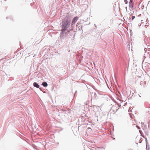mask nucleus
<instances>
[{"label":"nucleus","instance_id":"obj_8","mask_svg":"<svg viewBox=\"0 0 150 150\" xmlns=\"http://www.w3.org/2000/svg\"><path fill=\"white\" fill-rule=\"evenodd\" d=\"M136 127H137V128L138 129H140V127L139 126H137V125H136Z\"/></svg>","mask_w":150,"mask_h":150},{"label":"nucleus","instance_id":"obj_11","mask_svg":"<svg viewBox=\"0 0 150 150\" xmlns=\"http://www.w3.org/2000/svg\"><path fill=\"white\" fill-rule=\"evenodd\" d=\"M148 127H150V126H149V125H148Z\"/></svg>","mask_w":150,"mask_h":150},{"label":"nucleus","instance_id":"obj_7","mask_svg":"<svg viewBox=\"0 0 150 150\" xmlns=\"http://www.w3.org/2000/svg\"><path fill=\"white\" fill-rule=\"evenodd\" d=\"M135 18V16H132V20H133Z\"/></svg>","mask_w":150,"mask_h":150},{"label":"nucleus","instance_id":"obj_3","mask_svg":"<svg viewBox=\"0 0 150 150\" xmlns=\"http://www.w3.org/2000/svg\"><path fill=\"white\" fill-rule=\"evenodd\" d=\"M33 86L34 87H36L37 88H39V85L36 82H35L33 83Z\"/></svg>","mask_w":150,"mask_h":150},{"label":"nucleus","instance_id":"obj_15","mask_svg":"<svg viewBox=\"0 0 150 150\" xmlns=\"http://www.w3.org/2000/svg\"><path fill=\"white\" fill-rule=\"evenodd\" d=\"M5 1H6V0H5Z\"/></svg>","mask_w":150,"mask_h":150},{"label":"nucleus","instance_id":"obj_14","mask_svg":"<svg viewBox=\"0 0 150 150\" xmlns=\"http://www.w3.org/2000/svg\"><path fill=\"white\" fill-rule=\"evenodd\" d=\"M113 139H115V138H114Z\"/></svg>","mask_w":150,"mask_h":150},{"label":"nucleus","instance_id":"obj_1","mask_svg":"<svg viewBox=\"0 0 150 150\" xmlns=\"http://www.w3.org/2000/svg\"><path fill=\"white\" fill-rule=\"evenodd\" d=\"M71 24V19L69 16H66L64 19L62 20L60 24L61 29L59 39L60 43L66 42L67 38V34L68 32H69L68 29L70 26Z\"/></svg>","mask_w":150,"mask_h":150},{"label":"nucleus","instance_id":"obj_6","mask_svg":"<svg viewBox=\"0 0 150 150\" xmlns=\"http://www.w3.org/2000/svg\"><path fill=\"white\" fill-rule=\"evenodd\" d=\"M92 94H93V98H96V96H97L96 94V93H92Z\"/></svg>","mask_w":150,"mask_h":150},{"label":"nucleus","instance_id":"obj_5","mask_svg":"<svg viewBox=\"0 0 150 150\" xmlns=\"http://www.w3.org/2000/svg\"><path fill=\"white\" fill-rule=\"evenodd\" d=\"M133 0H130L129 2V7L130 8H132L133 7L132 4Z\"/></svg>","mask_w":150,"mask_h":150},{"label":"nucleus","instance_id":"obj_4","mask_svg":"<svg viewBox=\"0 0 150 150\" xmlns=\"http://www.w3.org/2000/svg\"><path fill=\"white\" fill-rule=\"evenodd\" d=\"M42 86L45 87H47L48 86L47 83L46 82H43L42 83Z\"/></svg>","mask_w":150,"mask_h":150},{"label":"nucleus","instance_id":"obj_2","mask_svg":"<svg viewBox=\"0 0 150 150\" xmlns=\"http://www.w3.org/2000/svg\"><path fill=\"white\" fill-rule=\"evenodd\" d=\"M78 19L79 17L77 16L74 17L73 18L71 24V27H73L75 25V23L78 20Z\"/></svg>","mask_w":150,"mask_h":150},{"label":"nucleus","instance_id":"obj_10","mask_svg":"<svg viewBox=\"0 0 150 150\" xmlns=\"http://www.w3.org/2000/svg\"><path fill=\"white\" fill-rule=\"evenodd\" d=\"M142 136V137H144V136Z\"/></svg>","mask_w":150,"mask_h":150},{"label":"nucleus","instance_id":"obj_9","mask_svg":"<svg viewBox=\"0 0 150 150\" xmlns=\"http://www.w3.org/2000/svg\"><path fill=\"white\" fill-rule=\"evenodd\" d=\"M146 143L147 142V139L146 138Z\"/></svg>","mask_w":150,"mask_h":150},{"label":"nucleus","instance_id":"obj_13","mask_svg":"<svg viewBox=\"0 0 150 150\" xmlns=\"http://www.w3.org/2000/svg\"><path fill=\"white\" fill-rule=\"evenodd\" d=\"M139 96L140 97H141L139 95Z\"/></svg>","mask_w":150,"mask_h":150},{"label":"nucleus","instance_id":"obj_12","mask_svg":"<svg viewBox=\"0 0 150 150\" xmlns=\"http://www.w3.org/2000/svg\"><path fill=\"white\" fill-rule=\"evenodd\" d=\"M148 127H150V126H149V125H148Z\"/></svg>","mask_w":150,"mask_h":150}]
</instances>
